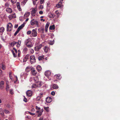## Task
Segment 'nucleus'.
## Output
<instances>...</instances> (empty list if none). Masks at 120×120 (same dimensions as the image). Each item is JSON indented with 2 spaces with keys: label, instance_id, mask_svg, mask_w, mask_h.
I'll return each mask as SVG.
<instances>
[{
  "label": "nucleus",
  "instance_id": "f257e3e1",
  "mask_svg": "<svg viewBox=\"0 0 120 120\" xmlns=\"http://www.w3.org/2000/svg\"><path fill=\"white\" fill-rule=\"evenodd\" d=\"M25 44L28 48H30L33 46V45L29 39H27L25 40Z\"/></svg>",
  "mask_w": 120,
  "mask_h": 120
},
{
  "label": "nucleus",
  "instance_id": "f03ea898",
  "mask_svg": "<svg viewBox=\"0 0 120 120\" xmlns=\"http://www.w3.org/2000/svg\"><path fill=\"white\" fill-rule=\"evenodd\" d=\"M30 23L31 25L34 26L36 25L37 27L39 26V23L38 21L36 19H32L30 22Z\"/></svg>",
  "mask_w": 120,
  "mask_h": 120
},
{
  "label": "nucleus",
  "instance_id": "7ed1b4c3",
  "mask_svg": "<svg viewBox=\"0 0 120 120\" xmlns=\"http://www.w3.org/2000/svg\"><path fill=\"white\" fill-rule=\"evenodd\" d=\"M12 27V25L11 23H9L7 25V31H10L11 30Z\"/></svg>",
  "mask_w": 120,
  "mask_h": 120
},
{
  "label": "nucleus",
  "instance_id": "20e7f679",
  "mask_svg": "<svg viewBox=\"0 0 120 120\" xmlns=\"http://www.w3.org/2000/svg\"><path fill=\"white\" fill-rule=\"evenodd\" d=\"M30 62L31 64L36 62L35 57L34 56H31L30 57Z\"/></svg>",
  "mask_w": 120,
  "mask_h": 120
},
{
  "label": "nucleus",
  "instance_id": "39448f33",
  "mask_svg": "<svg viewBox=\"0 0 120 120\" xmlns=\"http://www.w3.org/2000/svg\"><path fill=\"white\" fill-rule=\"evenodd\" d=\"M37 11V9L36 8H33L31 12V14L33 16H35Z\"/></svg>",
  "mask_w": 120,
  "mask_h": 120
},
{
  "label": "nucleus",
  "instance_id": "423d86ee",
  "mask_svg": "<svg viewBox=\"0 0 120 120\" xmlns=\"http://www.w3.org/2000/svg\"><path fill=\"white\" fill-rule=\"evenodd\" d=\"M31 34L33 37H36L37 36V32L35 29H34L32 31Z\"/></svg>",
  "mask_w": 120,
  "mask_h": 120
},
{
  "label": "nucleus",
  "instance_id": "0eeeda50",
  "mask_svg": "<svg viewBox=\"0 0 120 120\" xmlns=\"http://www.w3.org/2000/svg\"><path fill=\"white\" fill-rule=\"evenodd\" d=\"M54 78L58 80H60L61 79L62 77L61 75L58 74L55 75L54 76Z\"/></svg>",
  "mask_w": 120,
  "mask_h": 120
},
{
  "label": "nucleus",
  "instance_id": "6e6552de",
  "mask_svg": "<svg viewBox=\"0 0 120 120\" xmlns=\"http://www.w3.org/2000/svg\"><path fill=\"white\" fill-rule=\"evenodd\" d=\"M42 46L41 44H40L39 45H37L34 48V50L35 51H38L41 48Z\"/></svg>",
  "mask_w": 120,
  "mask_h": 120
},
{
  "label": "nucleus",
  "instance_id": "1a4fd4ad",
  "mask_svg": "<svg viewBox=\"0 0 120 120\" xmlns=\"http://www.w3.org/2000/svg\"><path fill=\"white\" fill-rule=\"evenodd\" d=\"M32 92L30 90H28L26 92V94L28 96L30 97L32 95Z\"/></svg>",
  "mask_w": 120,
  "mask_h": 120
},
{
  "label": "nucleus",
  "instance_id": "9d476101",
  "mask_svg": "<svg viewBox=\"0 0 120 120\" xmlns=\"http://www.w3.org/2000/svg\"><path fill=\"white\" fill-rule=\"evenodd\" d=\"M62 2L60 1L59 2V3L56 5V7L58 8H62L63 7V6L62 4Z\"/></svg>",
  "mask_w": 120,
  "mask_h": 120
},
{
  "label": "nucleus",
  "instance_id": "9b49d317",
  "mask_svg": "<svg viewBox=\"0 0 120 120\" xmlns=\"http://www.w3.org/2000/svg\"><path fill=\"white\" fill-rule=\"evenodd\" d=\"M30 55H27L23 59V62H25L27 61V59H29V58Z\"/></svg>",
  "mask_w": 120,
  "mask_h": 120
},
{
  "label": "nucleus",
  "instance_id": "f8f14e48",
  "mask_svg": "<svg viewBox=\"0 0 120 120\" xmlns=\"http://www.w3.org/2000/svg\"><path fill=\"white\" fill-rule=\"evenodd\" d=\"M31 70L32 74L33 75H34L37 74V72L34 69H33L32 70V68H31Z\"/></svg>",
  "mask_w": 120,
  "mask_h": 120
},
{
  "label": "nucleus",
  "instance_id": "ddd939ff",
  "mask_svg": "<svg viewBox=\"0 0 120 120\" xmlns=\"http://www.w3.org/2000/svg\"><path fill=\"white\" fill-rule=\"evenodd\" d=\"M50 23L47 22L45 26V31L46 32H47L48 31V29Z\"/></svg>",
  "mask_w": 120,
  "mask_h": 120
},
{
  "label": "nucleus",
  "instance_id": "4468645a",
  "mask_svg": "<svg viewBox=\"0 0 120 120\" xmlns=\"http://www.w3.org/2000/svg\"><path fill=\"white\" fill-rule=\"evenodd\" d=\"M51 74V72L50 71H45V76L47 77L49 76Z\"/></svg>",
  "mask_w": 120,
  "mask_h": 120
},
{
  "label": "nucleus",
  "instance_id": "2eb2a0df",
  "mask_svg": "<svg viewBox=\"0 0 120 120\" xmlns=\"http://www.w3.org/2000/svg\"><path fill=\"white\" fill-rule=\"evenodd\" d=\"M46 102L48 103H49L52 101L51 98L50 97H48L46 99Z\"/></svg>",
  "mask_w": 120,
  "mask_h": 120
},
{
  "label": "nucleus",
  "instance_id": "dca6fc26",
  "mask_svg": "<svg viewBox=\"0 0 120 120\" xmlns=\"http://www.w3.org/2000/svg\"><path fill=\"white\" fill-rule=\"evenodd\" d=\"M30 15V13L29 12H26L24 15V18H26V17H28Z\"/></svg>",
  "mask_w": 120,
  "mask_h": 120
},
{
  "label": "nucleus",
  "instance_id": "f3484780",
  "mask_svg": "<svg viewBox=\"0 0 120 120\" xmlns=\"http://www.w3.org/2000/svg\"><path fill=\"white\" fill-rule=\"evenodd\" d=\"M6 11L10 13H11L12 11V10L10 8H7L6 10Z\"/></svg>",
  "mask_w": 120,
  "mask_h": 120
},
{
  "label": "nucleus",
  "instance_id": "a211bd4d",
  "mask_svg": "<svg viewBox=\"0 0 120 120\" xmlns=\"http://www.w3.org/2000/svg\"><path fill=\"white\" fill-rule=\"evenodd\" d=\"M49 17L50 18H54L55 16V15L53 13H51L49 14Z\"/></svg>",
  "mask_w": 120,
  "mask_h": 120
},
{
  "label": "nucleus",
  "instance_id": "6ab92c4d",
  "mask_svg": "<svg viewBox=\"0 0 120 120\" xmlns=\"http://www.w3.org/2000/svg\"><path fill=\"white\" fill-rule=\"evenodd\" d=\"M36 83L38 86V87H39L41 86V82L40 81H36Z\"/></svg>",
  "mask_w": 120,
  "mask_h": 120
},
{
  "label": "nucleus",
  "instance_id": "aec40b11",
  "mask_svg": "<svg viewBox=\"0 0 120 120\" xmlns=\"http://www.w3.org/2000/svg\"><path fill=\"white\" fill-rule=\"evenodd\" d=\"M0 67L3 70H4L5 69V65L3 64H0Z\"/></svg>",
  "mask_w": 120,
  "mask_h": 120
},
{
  "label": "nucleus",
  "instance_id": "412c9836",
  "mask_svg": "<svg viewBox=\"0 0 120 120\" xmlns=\"http://www.w3.org/2000/svg\"><path fill=\"white\" fill-rule=\"evenodd\" d=\"M49 29L51 30H53L55 29V26L54 25L50 26L49 27Z\"/></svg>",
  "mask_w": 120,
  "mask_h": 120
},
{
  "label": "nucleus",
  "instance_id": "4be33fe9",
  "mask_svg": "<svg viewBox=\"0 0 120 120\" xmlns=\"http://www.w3.org/2000/svg\"><path fill=\"white\" fill-rule=\"evenodd\" d=\"M59 87L56 84H54L52 86V88L54 89H57Z\"/></svg>",
  "mask_w": 120,
  "mask_h": 120
},
{
  "label": "nucleus",
  "instance_id": "5701e85b",
  "mask_svg": "<svg viewBox=\"0 0 120 120\" xmlns=\"http://www.w3.org/2000/svg\"><path fill=\"white\" fill-rule=\"evenodd\" d=\"M0 114L2 116H4V111L1 108L0 109Z\"/></svg>",
  "mask_w": 120,
  "mask_h": 120
},
{
  "label": "nucleus",
  "instance_id": "b1692460",
  "mask_svg": "<svg viewBox=\"0 0 120 120\" xmlns=\"http://www.w3.org/2000/svg\"><path fill=\"white\" fill-rule=\"evenodd\" d=\"M44 59V56H39L38 59L39 60H42Z\"/></svg>",
  "mask_w": 120,
  "mask_h": 120
},
{
  "label": "nucleus",
  "instance_id": "393cba45",
  "mask_svg": "<svg viewBox=\"0 0 120 120\" xmlns=\"http://www.w3.org/2000/svg\"><path fill=\"white\" fill-rule=\"evenodd\" d=\"M37 69L39 72L41 71L42 69L40 65H38L37 66Z\"/></svg>",
  "mask_w": 120,
  "mask_h": 120
},
{
  "label": "nucleus",
  "instance_id": "a878e982",
  "mask_svg": "<svg viewBox=\"0 0 120 120\" xmlns=\"http://www.w3.org/2000/svg\"><path fill=\"white\" fill-rule=\"evenodd\" d=\"M40 113H39L38 114V117H40L41 116L42 114V112L43 111V109H42L41 110H40Z\"/></svg>",
  "mask_w": 120,
  "mask_h": 120
},
{
  "label": "nucleus",
  "instance_id": "bb28decb",
  "mask_svg": "<svg viewBox=\"0 0 120 120\" xmlns=\"http://www.w3.org/2000/svg\"><path fill=\"white\" fill-rule=\"evenodd\" d=\"M24 24H22L20 26H19L18 29H19L20 30L22 29L24 26Z\"/></svg>",
  "mask_w": 120,
  "mask_h": 120
},
{
  "label": "nucleus",
  "instance_id": "cd10ccee",
  "mask_svg": "<svg viewBox=\"0 0 120 120\" xmlns=\"http://www.w3.org/2000/svg\"><path fill=\"white\" fill-rule=\"evenodd\" d=\"M4 29L3 27H2L0 28V32L3 33L4 31Z\"/></svg>",
  "mask_w": 120,
  "mask_h": 120
},
{
  "label": "nucleus",
  "instance_id": "c85d7f7f",
  "mask_svg": "<svg viewBox=\"0 0 120 120\" xmlns=\"http://www.w3.org/2000/svg\"><path fill=\"white\" fill-rule=\"evenodd\" d=\"M21 40H19L18 42H17V46L18 47H19L20 45V44L21 43Z\"/></svg>",
  "mask_w": 120,
  "mask_h": 120
},
{
  "label": "nucleus",
  "instance_id": "c756f323",
  "mask_svg": "<svg viewBox=\"0 0 120 120\" xmlns=\"http://www.w3.org/2000/svg\"><path fill=\"white\" fill-rule=\"evenodd\" d=\"M48 49H49L46 46H45L44 48V51L45 52H47L48 50Z\"/></svg>",
  "mask_w": 120,
  "mask_h": 120
},
{
  "label": "nucleus",
  "instance_id": "7c9ffc66",
  "mask_svg": "<svg viewBox=\"0 0 120 120\" xmlns=\"http://www.w3.org/2000/svg\"><path fill=\"white\" fill-rule=\"evenodd\" d=\"M37 85L36 83L33 84L32 86V88H36L37 87H38V86Z\"/></svg>",
  "mask_w": 120,
  "mask_h": 120
},
{
  "label": "nucleus",
  "instance_id": "2f4dec72",
  "mask_svg": "<svg viewBox=\"0 0 120 120\" xmlns=\"http://www.w3.org/2000/svg\"><path fill=\"white\" fill-rule=\"evenodd\" d=\"M30 67H27L26 68V71L27 72H29L30 70Z\"/></svg>",
  "mask_w": 120,
  "mask_h": 120
},
{
  "label": "nucleus",
  "instance_id": "473e14b6",
  "mask_svg": "<svg viewBox=\"0 0 120 120\" xmlns=\"http://www.w3.org/2000/svg\"><path fill=\"white\" fill-rule=\"evenodd\" d=\"M8 82V81H6L7 85L6 86V90L7 91H8L9 88V86L8 85V84H7V82Z\"/></svg>",
  "mask_w": 120,
  "mask_h": 120
},
{
  "label": "nucleus",
  "instance_id": "72a5a7b5",
  "mask_svg": "<svg viewBox=\"0 0 120 120\" xmlns=\"http://www.w3.org/2000/svg\"><path fill=\"white\" fill-rule=\"evenodd\" d=\"M4 112L6 114H9L10 113L9 111L7 109H4Z\"/></svg>",
  "mask_w": 120,
  "mask_h": 120
},
{
  "label": "nucleus",
  "instance_id": "f704fd0d",
  "mask_svg": "<svg viewBox=\"0 0 120 120\" xmlns=\"http://www.w3.org/2000/svg\"><path fill=\"white\" fill-rule=\"evenodd\" d=\"M49 108L48 107H44V109L47 112H48L49 111Z\"/></svg>",
  "mask_w": 120,
  "mask_h": 120
},
{
  "label": "nucleus",
  "instance_id": "c9c22d12",
  "mask_svg": "<svg viewBox=\"0 0 120 120\" xmlns=\"http://www.w3.org/2000/svg\"><path fill=\"white\" fill-rule=\"evenodd\" d=\"M54 40H53L52 41H50L49 42V44L50 45H52L54 43Z\"/></svg>",
  "mask_w": 120,
  "mask_h": 120
},
{
  "label": "nucleus",
  "instance_id": "e433bc0d",
  "mask_svg": "<svg viewBox=\"0 0 120 120\" xmlns=\"http://www.w3.org/2000/svg\"><path fill=\"white\" fill-rule=\"evenodd\" d=\"M55 13L57 15L58 17L59 16V15H60V13L58 12V10H56L55 11Z\"/></svg>",
  "mask_w": 120,
  "mask_h": 120
},
{
  "label": "nucleus",
  "instance_id": "4c0bfd02",
  "mask_svg": "<svg viewBox=\"0 0 120 120\" xmlns=\"http://www.w3.org/2000/svg\"><path fill=\"white\" fill-rule=\"evenodd\" d=\"M13 90V89H11L10 90V93L11 95H13L14 94Z\"/></svg>",
  "mask_w": 120,
  "mask_h": 120
},
{
  "label": "nucleus",
  "instance_id": "58836bf2",
  "mask_svg": "<svg viewBox=\"0 0 120 120\" xmlns=\"http://www.w3.org/2000/svg\"><path fill=\"white\" fill-rule=\"evenodd\" d=\"M9 4L8 3H6L5 4V8L7 7H9Z\"/></svg>",
  "mask_w": 120,
  "mask_h": 120
},
{
  "label": "nucleus",
  "instance_id": "ea45409f",
  "mask_svg": "<svg viewBox=\"0 0 120 120\" xmlns=\"http://www.w3.org/2000/svg\"><path fill=\"white\" fill-rule=\"evenodd\" d=\"M31 33V31L30 30L28 31L27 32V34L28 35L30 34Z\"/></svg>",
  "mask_w": 120,
  "mask_h": 120
},
{
  "label": "nucleus",
  "instance_id": "a19ab883",
  "mask_svg": "<svg viewBox=\"0 0 120 120\" xmlns=\"http://www.w3.org/2000/svg\"><path fill=\"white\" fill-rule=\"evenodd\" d=\"M17 0H11V2L13 3H15L16 1Z\"/></svg>",
  "mask_w": 120,
  "mask_h": 120
},
{
  "label": "nucleus",
  "instance_id": "79ce46f5",
  "mask_svg": "<svg viewBox=\"0 0 120 120\" xmlns=\"http://www.w3.org/2000/svg\"><path fill=\"white\" fill-rule=\"evenodd\" d=\"M27 50L28 49L26 47H25L24 48L23 51L24 52H26L27 51Z\"/></svg>",
  "mask_w": 120,
  "mask_h": 120
},
{
  "label": "nucleus",
  "instance_id": "37998d69",
  "mask_svg": "<svg viewBox=\"0 0 120 120\" xmlns=\"http://www.w3.org/2000/svg\"><path fill=\"white\" fill-rule=\"evenodd\" d=\"M17 8H18V9L19 10V11H21L22 9L20 7V6H17Z\"/></svg>",
  "mask_w": 120,
  "mask_h": 120
},
{
  "label": "nucleus",
  "instance_id": "c03bdc74",
  "mask_svg": "<svg viewBox=\"0 0 120 120\" xmlns=\"http://www.w3.org/2000/svg\"><path fill=\"white\" fill-rule=\"evenodd\" d=\"M41 32L42 33H44V30L45 29L44 28H41Z\"/></svg>",
  "mask_w": 120,
  "mask_h": 120
},
{
  "label": "nucleus",
  "instance_id": "a18cd8bd",
  "mask_svg": "<svg viewBox=\"0 0 120 120\" xmlns=\"http://www.w3.org/2000/svg\"><path fill=\"white\" fill-rule=\"evenodd\" d=\"M28 112V113H29L31 115H33L35 114V113H33L30 112Z\"/></svg>",
  "mask_w": 120,
  "mask_h": 120
},
{
  "label": "nucleus",
  "instance_id": "49530a36",
  "mask_svg": "<svg viewBox=\"0 0 120 120\" xmlns=\"http://www.w3.org/2000/svg\"><path fill=\"white\" fill-rule=\"evenodd\" d=\"M0 87L1 89H3L4 88V86L3 85H0Z\"/></svg>",
  "mask_w": 120,
  "mask_h": 120
},
{
  "label": "nucleus",
  "instance_id": "de8ad7c7",
  "mask_svg": "<svg viewBox=\"0 0 120 120\" xmlns=\"http://www.w3.org/2000/svg\"><path fill=\"white\" fill-rule=\"evenodd\" d=\"M18 57H20V50H18Z\"/></svg>",
  "mask_w": 120,
  "mask_h": 120
},
{
  "label": "nucleus",
  "instance_id": "09e8293b",
  "mask_svg": "<svg viewBox=\"0 0 120 120\" xmlns=\"http://www.w3.org/2000/svg\"><path fill=\"white\" fill-rule=\"evenodd\" d=\"M51 94L52 95L54 96L55 94V92L54 91H52L51 93Z\"/></svg>",
  "mask_w": 120,
  "mask_h": 120
},
{
  "label": "nucleus",
  "instance_id": "8fccbe9b",
  "mask_svg": "<svg viewBox=\"0 0 120 120\" xmlns=\"http://www.w3.org/2000/svg\"><path fill=\"white\" fill-rule=\"evenodd\" d=\"M36 109L37 110H40L41 109V108L38 107L37 106H36Z\"/></svg>",
  "mask_w": 120,
  "mask_h": 120
},
{
  "label": "nucleus",
  "instance_id": "3c124183",
  "mask_svg": "<svg viewBox=\"0 0 120 120\" xmlns=\"http://www.w3.org/2000/svg\"><path fill=\"white\" fill-rule=\"evenodd\" d=\"M4 83V82L3 81H1L0 82V85H3Z\"/></svg>",
  "mask_w": 120,
  "mask_h": 120
},
{
  "label": "nucleus",
  "instance_id": "603ef678",
  "mask_svg": "<svg viewBox=\"0 0 120 120\" xmlns=\"http://www.w3.org/2000/svg\"><path fill=\"white\" fill-rule=\"evenodd\" d=\"M45 0H40V3L41 4H42L43 3Z\"/></svg>",
  "mask_w": 120,
  "mask_h": 120
},
{
  "label": "nucleus",
  "instance_id": "864d4df0",
  "mask_svg": "<svg viewBox=\"0 0 120 120\" xmlns=\"http://www.w3.org/2000/svg\"><path fill=\"white\" fill-rule=\"evenodd\" d=\"M13 42L14 46L17 44V42H15V41H14Z\"/></svg>",
  "mask_w": 120,
  "mask_h": 120
},
{
  "label": "nucleus",
  "instance_id": "5fc2aeb1",
  "mask_svg": "<svg viewBox=\"0 0 120 120\" xmlns=\"http://www.w3.org/2000/svg\"><path fill=\"white\" fill-rule=\"evenodd\" d=\"M27 99L25 98H24V99H23V101H25V102H27Z\"/></svg>",
  "mask_w": 120,
  "mask_h": 120
},
{
  "label": "nucleus",
  "instance_id": "6e6d98bb",
  "mask_svg": "<svg viewBox=\"0 0 120 120\" xmlns=\"http://www.w3.org/2000/svg\"><path fill=\"white\" fill-rule=\"evenodd\" d=\"M13 49H14L15 51V53H17V50L15 48H13Z\"/></svg>",
  "mask_w": 120,
  "mask_h": 120
},
{
  "label": "nucleus",
  "instance_id": "4d7b16f0",
  "mask_svg": "<svg viewBox=\"0 0 120 120\" xmlns=\"http://www.w3.org/2000/svg\"><path fill=\"white\" fill-rule=\"evenodd\" d=\"M39 13L41 15L43 14V12L42 11H39Z\"/></svg>",
  "mask_w": 120,
  "mask_h": 120
},
{
  "label": "nucleus",
  "instance_id": "13d9d810",
  "mask_svg": "<svg viewBox=\"0 0 120 120\" xmlns=\"http://www.w3.org/2000/svg\"><path fill=\"white\" fill-rule=\"evenodd\" d=\"M9 44H10L11 46L12 47H13L14 46L13 42L11 43H9Z\"/></svg>",
  "mask_w": 120,
  "mask_h": 120
},
{
  "label": "nucleus",
  "instance_id": "bf43d9fd",
  "mask_svg": "<svg viewBox=\"0 0 120 120\" xmlns=\"http://www.w3.org/2000/svg\"><path fill=\"white\" fill-rule=\"evenodd\" d=\"M43 7L42 5H40V9H43Z\"/></svg>",
  "mask_w": 120,
  "mask_h": 120
},
{
  "label": "nucleus",
  "instance_id": "052dcab7",
  "mask_svg": "<svg viewBox=\"0 0 120 120\" xmlns=\"http://www.w3.org/2000/svg\"><path fill=\"white\" fill-rule=\"evenodd\" d=\"M27 1V0H24V1L23 2V4H25L26 2Z\"/></svg>",
  "mask_w": 120,
  "mask_h": 120
},
{
  "label": "nucleus",
  "instance_id": "680f3d73",
  "mask_svg": "<svg viewBox=\"0 0 120 120\" xmlns=\"http://www.w3.org/2000/svg\"><path fill=\"white\" fill-rule=\"evenodd\" d=\"M18 24H15V26L14 27L15 28H16L18 27Z\"/></svg>",
  "mask_w": 120,
  "mask_h": 120
},
{
  "label": "nucleus",
  "instance_id": "e2e57ef3",
  "mask_svg": "<svg viewBox=\"0 0 120 120\" xmlns=\"http://www.w3.org/2000/svg\"><path fill=\"white\" fill-rule=\"evenodd\" d=\"M13 54L14 57H16V56L17 54H15V53H13Z\"/></svg>",
  "mask_w": 120,
  "mask_h": 120
},
{
  "label": "nucleus",
  "instance_id": "0e129e2a",
  "mask_svg": "<svg viewBox=\"0 0 120 120\" xmlns=\"http://www.w3.org/2000/svg\"><path fill=\"white\" fill-rule=\"evenodd\" d=\"M9 77L10 78V79H11L12 80V76H11V75H9Z\"/></svg>",
  "mask_w": 120,
  "mask_h": 120
},
{
  "label": "nucleus",
  "instance_id": "69168bd1",
  "mask_svg": "<svg viewBox=\"0 0 120 120\" xmlns=\"http://www.w3.org/2000/svg\"><path fill=\"white\" fill-rule=\"evenodd\" d=\"M7 107L9 108L10 107V105L9 104H8L7 105Z\"/></svg>",
  "mask_w": 120,
  "mask_h": 120
},
{
  "label": "nucleus",
  "instance_id": "338daca9",
  "mask_svg": "<svg viewBox=\"0 0 120 120\" xmlns=\"http://www.w3.org/2000/svg\"><path fill=\"white\" fill-rule=\"evenodd\" d=\"M20 30H19V29H17V30L16 31V32L17 33H19V31Z\"/></svg>",
  "mask_w": 120,
  "mask_h": 120
},
{
  "label": "nucleus",
  "instance_id": "774afa93",
  "mask_svg": "<svg viewBox=\"0 0 120 120\" xmlns=\"http://www.w3.org/2000/svg\"><path fill=\"white\" fill-rule=\"evenodd\" d=\"M40 97H42V95H43V93H40Z\"/></svg>",
  "mask_w": 120,
  "mask_h": 120
}]
</instances>
